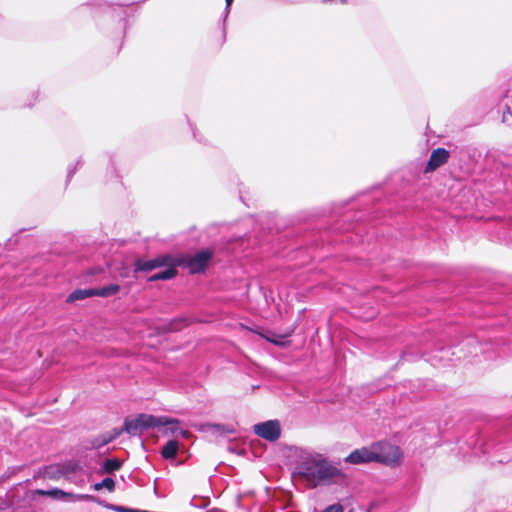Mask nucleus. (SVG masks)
<instances>
[{"instance_id": "423d86ee", "label": "nucleus", "mask_w": 512, "mask_h": 512, "mask_svg": "<svg viewBox=\"0 0 512 512\" xmlns=\"http://www.w3.org/2000/svg\"><path fill=\"white\" fill-rule=\"evenodd\" d=\"M172 262V256L165 254L151 260L137 259L134 264L135 272H150L158 267L168 265Z\"/></svg>"}, {"instance_id": "dca6fc26", "label": "nucleus", "mask_w": 512, "mask_h": 512, "mask_svg": "<svg viewBox=\"0 0 512 512\" xmlns=\"http://www.w3.org/2000/svg\"><path fill=\"white\" fill-rule=\"evenodd\" d=\"M103 488H106L108 491H113L115 488V482L112 478H104L101 482L95 483L93 485V489L95 491H99Z\"/></svg>"}, {"instance_id": "20e7f679", "label": "nucleus", "mask_w": 512, "mask_h": 512, "mask_svg": "<svg viewBox=\"0 0 512 512\" xmlns=\"http://www.w3.org/2000/svg\"><path fill=\"white\" fill-rule=\"evenodd\" d=\"M212 258L210 250H203L197 252L194 256H183L177 258L178 265H186L191 273L203 272L207 266L208 261Z\"/></svg>"}, {"instance_id": "4be33fe9", "label": "nucleus", "mask_w": 512, "mask_h": 512, "mask_svg": "<svg viewBox=\"0 0 512 512\" xmlns=\"http://www.w3.org/2000/svg\"><path fill=\"white\" fill-rule=\"evenodd\" d=\"M271 342H273L274 344H277V345H280L281 343L275 341V340H270Z\"/></svg>"}, {"instance_id": "0eeeda50", "label": "nucleus", "mask_w": 512, "mask_h": 512, "mask_svg": "<svg viewBox=\"0 0 512 512\" xmlns=\"http://www.w3.org/2000/svg\"><path fill=\"white\" fill-rule=\"evenodd\" d=\"M375 454L372 451V445L368 447H362L352 451L345 459L344 462L353 465L367 464L374 462Z\"/></svg>"}, {"instance_id": "2eb2a0df", "label": "nucleus", "mask_w": 512, "mask_h": 512, "mask_svg": "<svg viewBox=\"0 0 512 512\" xmlns=\"http://www.w3.org/2000/svg\"><path fill=\"white\" fill-rule=\"evenodd\" d=\"M121 434V432L115 431L114 434L109 436H100L93 442V447L98 448L101 446H104L111 441H113L116 437H118Z\"/></svg>"}, {"instance_id": "39448f33", "label": "nucleus", "mask_w": 512, "mask_h": 512, "mask_svg": "<svg viewBox=\"0 0 512 512\" xmlns=\"http://www.w3.org/2000/svg\"><path fill=\"white\" fill-rule=\"evenodd\" d=\"M254 433L270 442L277 441L281 435V426L278 420H268L255 424L253 426Z\"/></svg>"}, {"instance_id": "9d476101", "label": "nucleus", "mask_w": 512, "mask_h": 512, "mask_svg": "<svg viewBox=\"0 0 512 512\" xmlns=\"http://www.w3.org/2000/svg\"><path fill=\"white\" fill-rule=\"evenodd\" d=\"M177 265H178L177 258L172 257V262L168 265L163 266V267H166V269L164 271H161V272H158V273L152 275L149 278V281L169 280V279L173 278L177 273V270H176Z\"/></svg>"}, {"instance_id": "393cba45", "label": "nucleus", "mask_w": 512, "mask_h": 512, "mask_svg": "<svg viewBox=\"0 0 512 512\" xmlns=\"http://www.w3.org/2000/svg\"><path fill=\"white\" fill-rule=\"evenodd\" d=\"M233 2V0H231V3Z\"/></svg>"}, {"instance_id": "aec40b11", "label": "nucleus", "mask_w": 512, "mask_h": 512, "mask_svg": "<svg viewBox=\"0 0 512 512\" xmlns=\"http://www.w3.org/2000/svg\"><path fill=\"white\" fill-rule=\"evenodd\" d=\"M225 2H226V8H225V10H226V12L228 13V12H229V10H230V6H231V0H225Z\"/></svg>"}, {"instance_id": "6ab92c4d", "label": "nucleus", "mask_w": 512, "mask_h": 512, "mask_svg": "<svg viewBox=\"0 0 512 512\" xmlns=\"http://www.w3.org/2000/svg\"><path fill=\"white\" fill-rule=\"evenodd\" d=\"M113 509L118 512H140V510H138V509H131V508L123 507V506H113Z\"/></svg>"}, {"instance_id": "412c9836", "label": "nucleus", "mask_w": 512, "mask_h": 512, "mask_svg": "<svg viewBox=\"0 0 512 512\" xmlns=\"http://www.w3.org/2000/svg\"><path fill=\"white\" fill-rule=\"evenodd\" d=\"M75 172V169L74 170H69L68 171V178L72 177V175L74 174Z\"/></svg>"}, {"instance_id": "6e6552de", "label": "nucleus", "mask_w": 512, "mask_h": 512, "mask_svg": "<svg viewBox=\"0 0 512 512\" xmlns=\"http://www.w3.org/2000/svg\"><path fill=\"white\" fill-rule=\"evenodd\" d=\"M34 493L37 495H41V496H49V497H52L54 499H59V500H67L69 498V499H72L73 501H75V500L92 499L93 498L90 495H74V494L66 493L60 489H51V490L37 489L34 491Z\"/></svg>"}, {"instance_id": "f03ea898", "label": "nucleus", "mask_w": 512, "mask_h": 512, "mask_svg": "<svg viewBox=\"0 0 512 512\" xmlns=\"http://www.w3.org/2000/svg\"><path fill=\"white\" fill-rule=\"evenodd\" d=\"M179 421L174 418H169L166 416H153L147 414H140L135 419L129 420L126 419L124 423V427L119 432H126L130 435H138L143 430L151 427H160V426H168L171 432L180 433L185 436L188 432L184 430H178Z\"/></svg>"}, {"instance_id": "7ed1b4c3", "label": "nucleus", "mask_w": 512, "mask_h": 512, "mask_svg": "<svg viewBox=\"0 0 512 512\" xmlns=\"http://www.w3.org/2000/svg\"><path fill=\"white\" fill-rule=\"evenodd\" d=\"M374 462L383 463L388 466H397L402 459L399 447L388 442H377L372 444Z\"/></svg>"}, {"instance_id": "9b49d317", "label": "nucleus", "mask_w": 512, "mask_h": 512, "mask_svg": "<svg viewBox=\"0 0 512 512\" xmlns=\"http://www.w3.org/2000/svg\"><path fill=\"white\" fill-rule=\"evenodd\" d=\"M178 451V442L169 440L162 448L161 455L165 459H173Z\"/></svg>"}, {"instance_id": "1a4fd4ad", "label": "nucleus", "mask_w": 512, "mask_h": 512, "mask_svg": "<svg viewBox=\"0 0 512 512\" xmlns=\"http://www.w3.org/2000/svg\"><path fill=\"white\" fill-rule=\"evenodd\" d=\"M449 158V152L444 148H437L432 151L430 159L425 168L426 172H432L445 164Z\"/></svg>"}, {"instance_id": "4468645a", "label": "nucleus", "mask_w": 512, "mask_h": 512, "mask_svg": "<svg viewBox=\"0 0 512 512\" xmlns=\"http://www.w3.org/2000/svg\"><path fill=\"white\" fill-rule=\"evenodd\" d=\"M90 296H95L94 289L75 290L68 296V301L82 300Z\"/></svg>"}, {"instance_id": "f257e3e1", "label": "nucleus", "mask_w": 512, "mask_h": 512, "mask_svg": "<svg viewBox=\"0 0 512 512\" xmlns=\"http://www.w3.org/2000/svg\"><path fill=\"white\" fill-rule=\"evenodd\" d=\"M293 475L310 489L337 484L346 477L337 463L317 452L303 453L299 457Z\"/></svg>"}, {"instance_id": "ddd939ff", "label": "nucleus", "mask_w": 512, "mask_h": 512, "mask_svg": "<svg viewBox=\"0 0 512 512\" xmlns=\"http://www.w3.org/2000/svg\"><path fill=\"white\" fill-rule=\"evenodd\" d=\"M122 462L116 458L113 459H107L103 466L102 470L104 473H112L114 471H117L121 468Z\"/></svg>"}, {"instance_id": "5701e85b", "label": "nucleus", "mask_w": 512, "mask_h": 512, "mask_svg": "<svg viewBox=\"0 0 512 512\" xmlns=\"http://www.w3.org/2000/svg\"><path fill=\"white\" fill-rule=\"evenodd\" d=\"M473 342H474V340H473V339H469V340H468V344H472Z\"/></svg>"}, {"instance_id": "b1692460", "label": "nucleus", "mask_w": 512, "mask_h": 512, "mask_svg": "<svg viewBox=\"0 0 512 512\" xmlns=\"http://www.w3.org/2000/svg\"><path fill=\"white\" fill-rule=\"evenodd\" d=\"M340 2L344 4L347 2V0H340Z\"/></svg>"}, {"instance_id": "a211bd4d", "label": "nucleus", "mask_w": 512, "mask_h": 512, "mask_svg": "<svg viewBox=\"0 0 512 512\" xmlns=\"http://www.w3.org/2000/svg\"><path fill=\"white\" fill-rule=\"evenodd\" d=\"M322 512H343V506L341 504H332L325 508Z\"/></svg>"}, {"instance_id": "f3484780", "label": "nucleus", "mask_w": 512, "mask_h": 512, "mask_svg": "<svg viewBox=\"0 0 512 512\" xmlns=\"http://www.w3.org/2000/svg\"><path fill=\"white\" fill-rule=\"evenodd\" d=\"M502 122L505 123L507 126L512 127V111L510 110L509 107L503 110Z\"/></svg>"}, {"instance_id": "f8f14e48", "label": "nucleus", "mask_w": 512, "mask_h": 512, "mask_svg": "<svg viewBox=\"0 0 512 512\" xmlns=\"http://www.w3.org/2000/svg\"><path fill=\"white\" fill-rule=\"evenodd\" d=\"M120 290L119 285L110 284L98 289H94L95 296L108 297L116 294Z\"/></svg>"}]
</instances>
